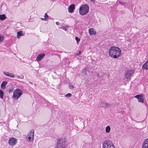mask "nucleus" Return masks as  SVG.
Masks as SVG:
<instances>
[{
	"label": "nucleus",
	"instance_id": "obj_10",
	"mask_svg": "<svg viewBox=\"0 0 148 148\" xmlns=\"http://www.w3.org/2000/svg\"><path fill=\"white\" fill-rule=\"evenodd\" d=\"M82 73L84 74V76H88L90 74V72L89 71L88 68L86 67L82 70Z\"/></svg>",
	"mask_w": 148,
	"mask_h": 148
},
{
	"label": "nucleus",
	"instance_id": "obj_3",
	"mask_svg": "<svg viewBox=\"0 0 148 148\" xmlns=\"http://www.w3.org/2000/svg\"><path fill=\"white\" fill-rule=\"evenodd\" d=\"M89 9V7L88 5H83L79 8V12L80 14L82 15L86 14L88 12Z\"/></svg>",
	"mask_w": 148,
	"mask_h": 148
},
{
	"label": "nucleus",
	"instance_id": "obj_25",
	"mask_svg": "<svg viewBox=\"0 0 148 148\" xmlns=\"http://www.w3.org/2000/svg\"><path fill=\"white\" fill-rule=\"evenodd\" d=\"M15 76H16L17 77V78H18L19 79H22L24 77V76L23 75H22V76H17V75H16Z\"/></svg>",
	"mask_w": 148,
	"mask_h": 148
},
{
	"label": "nucleus",
	"instance_id": "obj_31",
	"mask_svg": "<svg viewBox=\"0 0 148 148\" xmlns=\"http://www.w3.org/2000/svg\"><path fill=\"white\" fill-rule=\"evenodd\" d=\"M13 90V88H10L9 90V92L10 93L12 92Z\"/></svg>",
	"mask_w": 148,
	"mask_h": 148
},
{
	"label": "nucleus",
	"instance_id": "obj_6",
	"mask_svg": "<svg viewBox=\"0 0 148 148\" xmlns=\"http://www.w3.org/2000/svg\"><path fill=\"white\" fill-rule=\"evenodd\" d=\"M34 135V131L33 130H31L30 132L27 135L28 137L27 140L29 142H32L33 139Z\"/></svg>",
	"mask_w": 148,
	"mask_h": 148
},
{
	"label": "nucleus",
	"instance_id": "obj_1",
	"mask_svg": "<svg viewBox=\"0 0 148 148\" xmlns=\"http://www.w3.org/2000/svg\"><path fill=\"white\" fill-rule=\"evenodd\" d=\"M108 53L111 57L116 58L119 57L121 51V49L117 47L112 46L109 49Z\"/></svg>",
	"mask_w": 148,
	"mask_h": 148
},
{
	"label": "nucleus",
	"instance_id": "obj_20",
	"mask_svg": "<svg viewBox=\"0 0 148 148\" xmlns=\"http://www.w3.org/2000/svg\"><path fill=\"white\" fill-rule=\"evenodd\" d=\"M110 130V126H108L106 127V132L107 133H109Z\"/></svg>",
	"mask_w": 148,
	"mask_h": 148
},
{
	"label": "nucleus",
	"instance_id": "obj_35",
	"mask_svg": "<svg viewBox=\"0 0 148 148\" xmlns=\"http://www.w3.org/2000/svg\"><path fill=\"white\" fill-rule=\"evenodd\" d=\"M56 25H59V22H56Z\"/></svg>",
	"mask_w": 148,
	"mask_h": 148
},
{
	"label": "nucleus",
	"instance_id": "obj_22",
	"mask_svg": "<svg viewBox=\"0 0 148 148\" xmlns=\"http://www.w3.org/2000/svg\"><path fill=\"white\" fill-rule=\"evenodd\" d=\"M110 104L109 103H105L104 107L109 108L110 107Z\"/></svg>",
	"mask_w": 148,
	"mask_h": 148
},
{
	"label": "nucleus",
	"instance_id": "obj_29",
	"mask_svg": "<svg viewBox=\"0 0 148 148\" xmlns=\"http://www.w3.org/2000/svg\"><path fill=\"white\" fill-rule=\"evenodd\" d=\"M75 39L77 42V43H78L80 40V38L77 37L75 38Z\"/></svg>",
	"mask_w": 148,
	"mask_h": 148
},
{
	"label": "nucleus",
	"instance_id": "obj_19",
	"mask_svg": "<svg viewBox=\"0 0 148 148\" xmlns=\"http://www.w3.org/2000/svg\"><path fill=\"white\" fill-rule=\"evenodd\" d=\"M5 18L6 17L5 14L0 15V19L1 20L3 21L4 20Z\"/></svg>",
	"mask_w": 148,
	"mask_h": 148
},
{
	"label": "nucleus",
	"instance_id": "obj_9",
	"mask_svg": "<svg viewBox=\"0 0 148 148\" xmlns=\"http://www.w3.org/2000/svg\"><path fill=\"white\" fill-rule=\"evenodd\" d=\"M134 97L138 99V102L143 103H144V99L143 98V95H137L135 96Z\"/></svg>",
	"mask_w": 148,
	"mask_h": 148
},
{
	"label": "nucleus",
	"instance_id": "obj_17",
	"mask_svg": "<svg viewBox=\"0 0 148 148\" xmlns=\"http://www.w3.org/2000/svg\"><path fill=\"white\" fill-rule=\"evenodd\" d=\"M142 68L146 69H148V60L143 65Z\"/></svg>",
	"mask_w": 148,
	"mask_h": 148
},
{
	"label": "nucleus",
	"instance_id": "obj_30",
	"mask_svg": "<svg viewBox=\"0 0 148 148\" xmlns=\"http://www.w3.org/2000/svg\"><path fill=\"white\" fill-rule=\"evenodd\" d=\"M45 18H47V20L48 19V18L49 16L47 15V14L46 13H45V15H44Z\"/></svg>",
	"mask_w": 148,
	"mask_h": 148
},
{
	"label": "nucleus",
	"instance_id": "obj_18",
	"mask_svg": "<svg viewBox=\"0 0 148 148\" xmlns=\"http://www.w3.org/2000/svg\"><path fill=\"white\" fill-rule=\"evenodd\" d=\"M7 84V82L6 81H3L1 84V87L3 89H4L5 88V85Z\"/></svg>",
	"mask_w": 148,
	"mask_h": 148
},
{
	"label": "nucleus",
	"instance_id": "obj_26",
	"mask_svg": "<svg viewBox=\"0 0 148 148\" xmlns=\"http://www.w3.org/2000/svg\"><path fill=\"white\" fill-rule=\"evenodd\" d=\"M4 39V37L2 35L0 36V42H2Z\"/></svg>",
	"mask_w": 148,
	"mask_h": 148
},
{
	"label": "nucleus",
	"instance_id": "obj_14",
	"mask_svg": "<svg viewBox=\"0 0 148 148\" xmlns=\"http://www.w3.org/2000/svg\"><path fill=\"white\" fill-rule=\"evenodd\" d=\"M3 73L5 75L14 78V75L13 73L8 72L4 71L3 72Z\"/></svg>",
	"mask_w": 148,
	"mask_h": 148
},
{
	"label": "nucleus",
	"instance_id": "obj_24",
	"mask_svg": "<svg viewBox=\"0 0 148 148\" xmlns=\"http://www.w3.org/2000/svg\"><path fill=\"white\" fill-rule=\"evenodd\" d=\"M105 103L101 102L100 104V106L101 107H104Z\"/></svg>",
	"mask_w": 148,
	"mask_h": 148
},
{
	"label": "nucleus",
	"instance_id": "obj_8",
	"mask_svg": "<svg viewBox=\"0 0 148 148\" xmlns=\"http://www.w3.org/2000/svg\"><path fill=\"white\" fill-rule=\"evenodd\" d=\"M134 71L132 70H129L127 71L125 73V77L127 79H129L133 73Z\"/></svg>",
	"mask_w": 148,
	"mask_h": 148
},
{
	"label": "nucleus",
	"instance_id": "obj_16",
	"mask_svg": "<svg viewBox=\"0 0 148 148\" xmlns=\"http://www.w3.org/2000/svg\"><path fill=\"white\" fill-rule=\"evenodd\" d=\"M88 32L90 35L92 34L95 35L96 34V32L94 30V29L93 28H90L89 29Z\"/></svg>",
	"mask_w": 148,
	"mask_h": 148
},
{
	"label": "nucleus",
	"instance_id": "obj_4",
	"mask_svg": "<svg viewBox=\"0 0 148 148\" xmlns=\"http://www.w3.org/2000/svg\"><path fill=\"white\" fill-rule=\"evenodd\" d=\"M22 91L19 88L14 90L13 92V97L15 100H17L22 95Z\"/></svg>",
	"mask_w": 148,
	"mask_h": 148
},
{
	"label": "nucleus",
	"instance_id": "obj_2",
	"mask_svg": "<svg viewBox=\"0 0 148 148\" xmlns=\"http://www.w3.org/2000/svg\"><path fill=\"white\" fill-rule=\"evenodd\" d=\"M57 146L56 148H64L66 147L67 141L62 138H60L57 141Z\"/></svg>",
	"mask_w": 148,
	"mask_h": 148
},
{
	"label": "nucleus",
	"instance_id": "obj_32",
	"mask_svg": "<svg viewBox=\"0 0 148 148\" xmlns=\"http://www.w3.org/2000/svg\"><path fill=\"white\" fill-rule=\"evenodd\" d=\"M81 54V51H79L78 53H76V55H77V56H79V55H80Z\"/></svg>",
	"mask_w": 148,
	"mask_h": 148
},
{
	"label": "nucleus",
	"instance_id": "obj_27",
	"mask_svg": "<svg viewBox=\"0 0 148 148\" xmlns=\"http://www.w3.org/2000/svg\"><path fill=\"white\" fill-rule=\"evenodd\" d=\"M69 87L70 88L73 89L74 88V86L72 85L71 84H69Z\"/></svg>",
	"mask_w": 148,
	"mask_h": 148
},
{
	"label": "nucleus",
	"instance_id": "obj_34",
	"mask_svg": "<svg viewBox=\"0 0 148 148\" xmlns=\"http://www.w3.org/2000/svg\"><path fill=\"white\" fill-rule=\"evenodd\" d=\"M62 29H64L65 31L66 30V27L65 26H63L62 27Z\"/></svg>",
	"mask_w": 148,
	"mask_h": 148
},
{
	"label": "nucleus",
	"instance_id": "obj_21",
	"mask_svg": "<svg viewBox=\"0 0 148 148\" xmlns=\"http://www.w3.org/2000/svg\"><path fill=\"white\" fill-rule=\"evenodd\" d=\"M4 95V93L3 91L0 89V98L1 99H2L3 98Z\"/></svg>",
	"mask_w": 148,
	"mask_h": 148
},
{
	"label": "nucleus",
	"instance_id": "obj_13",
	"mask_svg": "<svg viewBox=\"0 0 148 148\" xmlns=\"http://www.w3.org/2000/svg\"><path fill=\"white\" fill-rule=\"evenodd\" d=\"M75 9V5L72 4L69 7L68 12H72Z\"/></svg>",
	"mask_w": 148,
	"mask_h": 148
},
{
	"label": "nucleus",
	"instance_id": "obj_28",
	"mask_svg": "<svg viewBox=\"0 0 148 148\" xmlns=\"http://www.w3.org/2000/svg\"><path fill=\"white\" fill-rule=\"evenodd\" d=\"M102 73H97V75L98 77H101L102 76Z\"/></svg>",
	"mask_w": 148,
	"mask_h": 148
},
{
	"label": "nucleus",
	"instance_id": "obj_7",
	"mask_svg": "<svg viewBox=\"0 0 148 148\" xmlns=\"http://www.w3.org/2000/svg\"><path fill=\"white\" fill-rule=\"evenodd\" d=\"M16 139L14 138H10L9 140L8 143L10 145L13 146L15 145L17 143Z\"/></svg>",
	"mask_w": 148,
	"mask_h": 148
},
{
	"label": "nucleus",
	"instance_id": "obj_12",
	"mask_svg": "<svg viewBox=\"0 0 148 148\" xmlns=\"http://www.w3.org/2000/svg\"><path fill=\"white\" fill-rule=\"evenodd\" d=\"M142 148H148V138L146 139L143 142Z\"/></svg>",
	"mask_w": 148,
	"mask_h": 148
},
{
	"label": "nucleus",
	"instance_id": "obj_15",
	"mask_svg": "<svg viewBox=\"0 0 148 148\" xmlns=\"http://www.w3.org/2000/svg\"><path fill=\"white\" fill-rule=\"evenodd\" d=\"M17 37L19 39L20 38L21 36L24 35L23 32L22 31H20L19 32H17Z\"/></svg>",
	"mask_w": 148,
	"mask_h": 148
},
{
	"label": "nucleus",
	"instance_id": "obj_5",
	"mask_svg": "<svg viewBox=\"0 0 148 148\" xmlns=\"http://www.w3.org/2000/svg\"><path fill=\"white\" fill-rule=\"evenodd\" d=\"M103 148H115L112 141L110 140H106L103 144Z\"/></svg>",
	"mask_w": 148,
	"mask_h": 148
},
{
	"label": "nucleus",
	"instance_id": "obj_33",
	"mask_svg": "<svg viewBox=\"0 0 148 148\" xmlns=\"http://www.w3.org/2000/svg\"><path fill=\"white\" fill-rule=\"evenodd\" d=\"M41 19L42 21H47V18H41Z\"/></svg>",
	"mask_w": 148,
	"mask_h": 148
},
{
	"label": "nucleus",
	"instance_id": "obj_23",
	"mask_svg": "<svg viewBox=\"0 0 148 148\" xmlns=\"http://www.w3.org/2000/svg\"><path fill=\"white\" fill-rule=\"evenodd\" d=\"M71 96V94L70 93H68L65 95V97H69Z\"/></svg>",
	"mask_w": 148,
	"mask_h": 148
},
{
	"label": "nucleus",
	"instance_id": "obj_11",
	"mask_svg": "<svg viewBox=\"0 0 148 148\" xmlns=\"http://www.w3.org/2000/svg\"><path fill=\"white\" fill-rule=\"evenodd\" d=\"M45 56V54L44 53L38 54L36 59V60L38 62L39 61L43 58Z\"/></svg>",
	"mask_w": 148,
	"mask_h": 148
}]
</instances>
